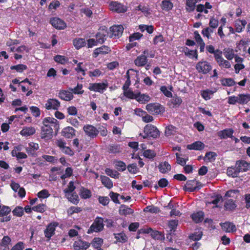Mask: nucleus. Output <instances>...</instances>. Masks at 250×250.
Returning a JSON list of instances; mask_svg holds the SVG:
<instances>
[{
	"mask_svg": "<svg viewBox=\"0 0 250 250\" xmlns=\"http://www.w3.org/2000/svg\"><path fill=\"white\" fill-rule=\"evenodd\" d=\"M196 69L199 73L207 74L212 69V66L207 61H200L196 65Z\"/></svg>",
	"mask_w": 250,
	"mask_h": 250,
	"instance_id": "6",
	"label": "nucleus"
},
{
	"mask_svg": "<svg viewBox=\"0 0 250 250\" xmlns=\"http://www.w3.org/2000/svg\"><path fill=\"white\" fill-rule=\"evenodd\" d=\"M224 207L226 210H232L236 207V205L233 199H228L226 201Z\"/></svg>",
	"mask_w": 250,
	"mask_h": 250,
	"instance_id": "33",
	"label": "nucleus"
},
{
	"mask_svg": "<svg viewBox=\"0 0 250 250\" xmlns=\"http://www.w3.org/2000/svg\"><path fill=\"white\" fill-rule=\"evenodd\" d=\"M202 0H186V10L188 12H192L196 9V11L199 13L208 14V9L212 8V5L208 2H206L205 4H196Z\"/></svg>",
	"mask_w": 250,
	"mask_h": 250,
	"instance_id": "1",
	"label": "nucleus"
},
{
	"mask_svg": "<svg viewBox=\"0 0 250 250\" xmlns=\"http://www.w3.org/2000/svg\"><path fill=\"white\" fill-rule=\"evenodd\" d=\"M35 131V129L33 127H25L21 130L20 134L23 136H29L33 135Z\"/></svg>",
	"mask_w": 250,
	"mask_h": 250,
	"instance_id": "31",
	"label": "nucleus"
},
{
	"mask_svg": "<svg viewBox=\"0 0 250 250\" xmlns=\"http://www.w3.org/2000/svg\"><path fill=\"white\" fill-rule=\"evenodd\" d=\"M110 51L111 50L109 47L103 45L94 50L93 53V57L94 58H97L99 55H104L109 53Z\"/></svg>",
	"mask_w": 250,
	"mask_h": 250,
	"instance_id": "19",
	"label": "nucleus"
},
{
	"mask_svg": "<svg viewBox=\"0 0 250 250\" xmlns=\"http://www.w3.org/2000/svg\"><path fill=\"white\" fill-rule=\"evenodd\" d=\"M176 132V128L172 125H168L165 130V134L167 136L174 135Z\"/></svg>",
	"mask_w": 250,
	"mask_h": 250,
	"instance_id": "44",
	"label": "nucleus"
},
{
	"mask_svg": "<svg viewBox=\"0 0 250 250\" xmlns=\"http://www.w3.org/2000/svg\"><path fill=\"white\" fill-rule=\"evenodd\" d=\"M103 219L101 217H97L94 222L88 229L87 233L89 234L93 232H100L104 229Z\"/></svg>",
	"mask_w": 250,
	"mask_h": 250,
	"instance_id": "3",
	"label": "nucleus"
},
{
	"mask_svg": "<svg viewBox=\"0 0 250 250\" xmlns=\"http://www.w3.org/2000/svg\"><path fill=\"white\" fill-rule=\"evenodd\" d=\"M227 173L228 176H231L233 178L237 177L239 175L238 171L236 168V166L235 167H228L227 170Z\"/></svg>",
	"mask_w": 250,
	"mask_h": 250,
	"instance_id": "40",
	"label": "nucleus"
},
{
	"mask_svg": "<svg viewBox=\"0 0 250 250\" xmlns=\"http://www.w3.org/2000/svg\"><path fill=\"white\" fill-rule=\"evenodd\" d=\"M107 86V83H90L88 89L91 91L103 93Z\"/></svg>",
	"mask_w": 250,
	"mask_h": 250,
	"instance_id": "10",
	"label": "nucleus"
},
{
	"mask_svg": "<svg viewBox=\"0 0 250 250\" xmlns=\"http://www.w3.org/2000/svg\"><path fill=\"white\" fill-rule=\"evenodd\" d=\"M115 238L117 241L125 243L127 241V237L124 233H119L116 236H115Z\"/></svg>",
	"mask_w": 250,
	"mask_h": 250,
	"instance_id": "58",
	"label": "nucleus"
},
{
	"mask_svg": "<svg viewBox=\"0 0 250 250\" xmlns=\"http://www.w3.org/2000/svg\"><path fill=\"white\" fill-rule=\"evenodd\" d=\"M221 84L223 86H231L234 85L236 82L232 78H223L221 81Z\"/></svg>",
	"mask_w": 250,
	"mask_h": 250,
	"instance_id": "39",
	"label": "nucleus"
},
{
	"mask_svg": "<svg viewBox=\"0 0 250 250\" xmlns=\"http://www.w3.org/2000/svg\"><path fill=\"white\" fill-rule=\"evenodd\" d=\"M79 194L80 197L84 199L90 198L92 196L91 191L84 187H81Z\"/></svg>",
	"mask_w": 250,
	"mask_h": 250,
	"instance_id": "28",
	"label": "nucleus"
},
{
	"mask_svg": "<svg viewBox=\"0 0 250 250\" xmlns=\"http://www.w3.org/2000/svg\"><path fill=\"white\" fill-rule=\"evenodd\" d=\"M45 205L43 204H40L36 206H34L32 208L33 210L42 213L45 210Z\"/></svg>",
	"mask_w": 250,
	"mask_h": 250,
	"instance_id": "54",
	"label": "nucleus"
},
{
	"mask_svg": "<svg viewBox=\"0 0 250 250\" xmlns=\"http://www.w3.org/2000/svg\"><path fill=\"white\" fill-rule=\"evenodd\" d=\"M42 123L43 125L49 127L56 132H58L60 128L59 121L52 117L45 118L42 121Z\"/></svg>",
	"mask_w": 250,
	"mask_h": 250,
	"instance_id": "5",
	"label": "nucleus"
},
{
	"mask_svg": "<svg viewBox=\"0 0 250 250\" xmlns=\"http://www.w3.org/2000/svg\"><path fill=\"white\" fill-rule=\"evenodd\" d=\"M142 36L143 34L140 33H134L129 36V41L130 42H133L135 40H139Z\"/></svg>",
	"mask_w": 250,
	"mask_h": 250,
	"instance_id": "63",
	"label": "nucleus"
},
{
	"mask_svg": "<svg viewBox=\"0 0 250 250\" xmlns=\"http://www.w3.org/2000/svg\"><path fill=\"white\" fill-rule=\"evenodd\" d=\"M62 135L66 139H71L76 135V130L71 126H67L63 128Z\"/></svg>",
	"mask_w": 250,
	"mask_h": 250,
	"instance_id": "14",
	"label": "nucleus"
},
{
	"mask_svg": "<svg viewBox=\"0 0 250 250\" xmlns=\"http://www.w3.org/2000/svg\"><path fill=\"white\" fill-rule=\"evenodd\" d=\"M105 172L108 176L114 178H118L120 175V173L118 171L113 170L112 169L108 168H106L105 169Z\"/></svg>",
	"mask_w": 250,
	"mask_h": 250,
	"instance_id": "45",
	"label": "nucleus"
},
{
	"mask_svg": "<svg viewBox=\"0 0 250 250\" xmlns=\"http://www.w3.org/2000/svg\"><path fill=\"white\" fill-rule=\"evenodd\" d=\"M121 151V149L119 146L117 145H112L109 146V152L112 153H119Z\"/></svg>",
	"mask_w": 250,
	"mask_h": 250,
	"instance_id": "59",
	"label": "nucleus"
},
{
	"mask_svg": "<svg viewBox=\"0 0 250 250\" xmlns=\"http://www.w3.org/2000/svg\"><path fill=\"white\" fill-rule=\"evenodd\" d=\"M223 230L227 232H233L236 230V227L230 222H226L221 224Z\"/></svg>",
	"mask_w": 250,
	"mask_h": 250,
	"instance_id": "26",
	"label": "nucleus"
},
{
	"mask_svg": "<svg viewBox=\"0 0 250 250\" xmlns=\"http://www.w3.org/2000/svg\"><path fill=\"white\" fill-rule=\"evenodd\" d=\"M124 27L121 25H113L110 27L111 32V37L116 38L120 37L123 32Z\"/></svg>",
	"mask_w": 250,
	"mask_h": 250,
	"instance_id": "16",
	"label": "nucleus"
},
{
	"mask_svg": "<svg viewBox=\"0 0 250 250\" xmlns=\"http://www.w3.org/2000/svg\"><path fill=\"white\" fill-rule=\"evenodd\" d=\"M60 106V102L55 99H49L45 104V107L47 109H58Z\"/></svg>",
	"mask_w": 250,
	"mask_h": 250,
	"instance_id": "20",
	"label": "nucleus"
},
{
	"mask_svg": "<svg viewBox=\"0 0 250 250\" xmlns=\"http://www.w3.org/2000/svg\"><path fill=\"white\" fill-rule=\"evenodd\" d=\"M56 226L57 225L52 223L47 226L46 229L44 230V234L46 237L49 239L51 236L54 235Z\"/></svg>",
	"mask_w": 250,
	"mask_h": 250,
	"instance_id": "22",
	"label": "nucleus"
},
{
	"mask_svg": "<svg viewBox=\"0 0 250 250\" xmlns=\"http://www.w3.org/2000/svg\"><path fill=\"white\" fill-rule=\"evenodd\" d=\"M178 220H170L168 222V227L170 228V231L172 232V231L174 232L175 230V229L177 228L178 225Z\"/></svg>",
	"mask_w": 250,
	"mask_h": 250,
	"instance_id": "60",
	"label": "nucleus"
},
{
	"mask_svg": "<svg viewBox=\"0 0 250 250\" xmlns=\"http://www.w3.org/2000/svg\"><path fill=\"white\" fill-rule=\"evenodd\" d=\"M173 7V4L171 1H169L166 0H163L161 4V8L165 11H168Z\"/></svg>",
	"mask_w": 250,
	"mask_h": 250,
	"instance_id": "38",
	"label": "nucleus"
},
{
	"mask_svg": "<svg viewBox=\"0 0 250 250\" xmlns=\"http://www.w3.org/2000/svg\"><path fill=\"white\" fill-rule=\"evenodd\" d=\"M203 233L201 231H198L194 232V233L191 234L189 238L190 239L192 240L193 241H196L199 240L202 236Z\"/></svg>",
	"mask_w": 250,
	"mask_h": 250,
	"instance_id": "53",
	"label": "nucleus"
},
{
	"mask_svg": "<svg viewBox=\"0 0 250 250\" xmlns=\"http://www.w3.org/2000/svg\"><path fill=\"white\" fill-rule=\"evenodd\" d=\"M73 44L77 49H79L84 46L86 45V42L84 39L78 38L73 40Z\"/></svg>",
	"mask_w": 250,
	"mask_h": 250,
	"instance_id": "35",
	"label": "nucleus"
},
{
	"mask_svg": "<svg viewBox=\"0 0 250 250\" xmlns=\"http://www.w3.org/2000/svg\"><path fill=\"white\" fill-rule=\"evenodd\" d=\"M10 68L11 70H16L17 72H22L23 70H26L27 67V66L24 64H20L17 65L12 66Z\"/></svg>",
	"mask_w": 250,
	"mask_h": 250,
	"instance_id": "52",
	"label": "nucleus"
},
{
	"mask_svg": "<svg viewBox=\"0 0 250 250\" xmlns=\"http://www.w3.org/2000/svg\"><path fill=\"white\" fill-rule=\"evenodd\" d=\"M12 213L14 216L21 217L24 213L23 208L20 206L16 207L12 211Z\"/></svg>",
	"mask_w": 250,
	"mask_h": 250,
	"instance_id": "48",
	"label": "nucleus"
},
{
	"mask_svg": "<svg viewBox=\"0 0 250 250\" xmlns=\"http://www.w3.org/2000/svg\"><path fill=\"white\" fill-rule=\"evenodd\" d=\"M83 129L85 133L91 138L96 137L99 133L97 128L92 125H85L83 126Z\"/></svg>",
	"mask_w": 250,
	"mask_h": 250,
	"instance_id": "12",
	"label": "nucleus"
},
{
	"mask_svg": "<svg viewBox=\"0 0 250 250\" xmlns=\"http://www.w3.org/2000/svg\"><path fill=\"white\" fill-rule=\"evenodd\" d=\"M109 9L117 13H124L126 11V8L123 4L117 1H112L109 4Z\"/></svg>",
	"mask_w": 250,
	"mask_h": 250,
	"instance_id": "11",
	"label": "nucleus"
},
{
	"mask_svg": "<svg viewBox=\"0 0 250 250\" xmlns=\"http://www.w3.org/2000/svg\"><path fill=\"white\" fill-rule=\"evenodd\" d=\"M199 184H200V183L195 180H189L187 182L184 189L186 191L193 192L200 188H199Z\"/></svg>",
	"mask_w": 250,
	"mask_h": 250,
	"instance_id": "9",
	"label": "nucleus"
},
{
	"mask_svg": "<svg viewBox=\"0 0 250 250\" xmlns=\"http://www.w3.org/2000/svg\"><path fill=\"white\" fill-rule=\"evenodd\" d=\"M115 167L118 170L122 171L125 170L126 169L125 163L121 161L115 162Z\"/></svg>",
	"mask_w": 250,
	"mask_h": 250,
	"instance_id": "56",
	"label": "nucleus"
},
{
	"mask_svg": "<svg viewBox=\"0 0 250 250\" xmlns=\"http://www.w3.org/2000/svg\"><path fill=\"white\" fill-rule=\"evenodd\" d=\"M219 54H216L215 56V60L217 64L221 68H229L231 67L230 63L227 60H225L222 57V51H217Z\"/></svg>",
	"mask_w": 250,
	"mask_h": 250,
	"instance_id": "7",
	"label": "nucleus"
},
{
	"mask_svg": "<svg viewBox=\"0 0 250 250\" xmlns=\"http://www.w3.org/2000/svg\"><path fill=\"white\" fill-rule=\"evenodd\" d=\"M233 132L234 131L232 128H227L218 132L217 135L221 139H226L228 138L232 139Z\"/></svg>",
	"mask_w": 250,
	"mask_h": 250,
	"instance_id": "17",
	"label": "nucleus"
},
{
	"mask_svg": "<svg viewBox=\"0 0 250 250\" xmlns=\"http://www.w3.org/2000/svg\"><path fill=\"white\" fill-rule=\"evenodd\" d=\"M181 98L178 96H174L171 99V103L173 105V107H178L182 103Z\"/></svg>",
	"mask_w": 250,
	"mask_h": 250,
	"instance_id": "51",
	"label": "nucleus"
},
{
	"mask_svg": "<svg viewBox=\"0 0 250 250\" xmlns=\"http://www.w3.org/2000/svg\"><path fill=\"white\" fill-rule=\"evenodd\" d=\"M250 165L244 160H239L236 162V168L238 173L240 172H244L249 170Z\"/></svg>",
	"mask_w": 250,
	"mask_h": 250,
	"instance_id": "18",
	"label": "nucleus"
},
{
	"mask_svg": "<svg viewBox=\"0 0 250 250\" xmlns=\"http://www.w3.org/2000/svg\"><path fill=\"white\" fill-rule=\"evenodd\" d=\"M143 154L145 157L149 159H152L156 156V153L154 151L150 149L144 151Z\"/></svg>",
	"mask_w": 250,
	"mask_h": 250,
	"instance_id": "57",
	"label": "nucleus"
},
{
	"mask_svg": "<svg viewBox=\"0 0 250 250\" xmlns=\"http://www.w3.org/2000/svg\"><path fill=\"white\" fill-rule=\"evenodd\" d=\"M146 109L150 114H160L165 111V108L158 103H150L146 106Z\"/></svg>",
	"mask_w": 250,
	"mask_h": 250,
	"instance_id": "4",
	"label": "nucleus"
},
{
	"mask_svg": "<svg viewBox=\"0 0 250 250\" xmlns=\"http://www.w3.org/2000/svg\"><path fill=\"white\" fill-rule=\"evenodd\" d=\"M144 134L140 133V136H142L144 139L146 138H157L160 136V131L158 129L151 124L146 125L144 128Z\"/></svg>",
	"mask_w": 250,
	"mask_h": 250,
	"instance_id": "2",
	"label": "nucleus"
},
{
	"mask_svg": "<svg viewBox=\"0 0 250 250\" xmlns=\"http://www.w3.org/2000/svg\"><path fill=\"white\" fill-rule=\"evenodd\" d=\"M11 238L8 236H4L0 243V246L3 247V250H9L8 245L11 242Z\"/></svg>",
	"mask_w": 250,
	"mask_h": 250,
	"instance_id": "37",
	"label": "nucleus"
},
{
	"mask_svg": "<svg viewBox=\"0 0 250 250\" xmlns=\"http://www.w3.org/2000/svg\"><path fill=\"white\" fill-rule=\"evenodd\" d=\"M135 99L137 100L139 103H144L148 102L150 100V97L147 95L141 94L140 93H139L137 94L136 97H135Z\"/></svg>",
	"mask_w": 250,
	"mask_h": 250,
	"instance_id": "36",
	"label": "nucleus"
},
{
	"mask_svg": "<svg viewBox=\"0 0 250 250\" xmlns=\"http://www.w3.org/2000/svg\"><path fill=\"white\" fill-rule=\"evenodd\" d=\"M65 196L69 201L75 205H77L79 202V196L75 192L65 194Z\"/></svg>",
	"mask_w": 250,
	"mask_h": 250,
	"instance_id": "29",
	"label": "nucleus"
},
{
	"mask_svg": "<svg viewBox=\"0 0 250 250\" xmlns=\"http://www.w3.org/2000/svg\"><path fill=\"white\" fill-rule=\"evenodd\" d=\"M82 211V209L78 207H71L67 210V213L68 215H72L74 213H78Z\"/></svg>",
	"mask_w": 250,
	"mask_h": 250,
	"instance_id": "47",
	"label": "nucleus"
},
{
	"mask_svg": "<svg viewBox=\"0 0 250 250\" xmlns=\"http://www.w3.org/2000/svg\"><path fill=\"white\" fill-rule=\"evenodd\" d=\"M119 213L121 215L126 216L127 215L132 214L134 213V210L126 205H122L120 207Z\"/></svg>",
	"mask_w": 250,
	"mask_h": 250,
	"instance_id": "23",
	"label": "nucleus"
},
{
	"mask_svg": "<svg viewBox=\"0 0 250 250\" xmlns=\"http://www.w3.org/2000/svg\"><path fill=\"white\" fill-rule=\"evenodd\" d=\"M103 243V240L102 238L96 237L93 239L91 244L94 248L100 249L102 246Z\"/></svg>",
	"mask_w": 250,
	"mask_h": 250,
	"instance_id": "42",
	"label": "nucleus"
},
{
	"mask_svg": "<svg viewBox=\"0 0 250 250\" xmlns=\"http://www.w3.org/2000/svg\"><path fill=\"white\" fill-rule=\"evenodd\" d=\"M100 179L102 183L104 185L106 188L108 189H110L113 187V183L112 181L109 179V177L101 175L100 176Z\"/></svg>",
	"mask_w": 250,
	"mask_h": 250,
	"instance_id": "30",
	"label": "nucleus"
},
{
	"mask_svg": "<svg viewBox=\"0 0 250 250\" xmlns=\"http://www.w3.org/2000/svg\"><path fill=\"white\" fill-rule=\"evenodd\" d=\"M11 211V209L9 207L3 206L1 207L0 206V216H3L7 215Z\"/></svg>",
	"mask_w": 250,
	"mask_h": 250,
	"instance_id": "55",
	"label": "nucleus"
},
{
	"mask_svg": "<svg viewBox=\"0 0 250 250\" xmlns=\"http://www.w3.org/2000/svg\"><path fill=\"white\" fill-rule=\"evenodd\" d=\"M217 156V154L214 152L209 151L206 153L205 156L204 158V161H208V162H213Z\"/></svg>",
	"mask_w": 250,
	"mask_h": 250,
	"instance_id": "41",
	"label": "nucleus"
},
{
	"mask_svg": "<svg viewBox=\"0 0 250 250\" xmlns=\"http://www.w3.org/2000/svg\"><path fill=\"white\" fill-rule=\"evenodd\" d=\"M106 34L102 32H98L96 35V38L97 42L99 43H103L106 40Z\"/></svg>",
	"mask_w": 250,
	"mask_h": 250,
	"instance_id": "49",
	"label": "nucleus"
},
{
	"mask_svg": "<svg viewBox=\"0 0 250 250\" xmlns=\"http://www.w3.org/2000/svg\"><path fill=\"white\" fill-rule=\"evenodd\" d=\"M225 57L229 60H231L235 56L233 50L228 49L224 52Z\"/></svg>",
	"mask_w": 250,
	"mask_h": 250,
	"instance_id": "62",
	"label": "nucleus"
},
{
	"mask_svg": "<svg viewBox=\"0 0 250 250\" xmlns=\"http://www.w3.org/2000/svg\"><path fill=\"white\" fill-rule=\"evenodd\" d=\"M75 188L76 187L74 186V182L73 181H70L68 184L67 188L64 189L63 190V191L65 193V194H67L69 193H73Z\"/></svg>",
	"mask_w": 250,
	"mask_h": 250,
	"instance_id": "50",
	"label": "nucleus"
},
{
	"mask_svg": "<svg viewBox=\"0 0 250 250\" xmlns=\"http://www.w3.org/2000/svg\"><path fill=\"white\" fill-rule=\"evenodd\" d=\"M83 84L78 83L77 85L74 88H70L69 90L73 93L75 94H82L83 93L84 91L82 90Z\"/></svg>",
	"mask_w": 250,
	"mask_h": 250,
	"instance_id": "46",
	"label": "nucleus"
},
{
	"mask_svg": "<svg viewBox=\"0 0 250 250\" xmlns=\"http://www.w3.org/2000/svg\"><path fill=\"white\" fill-rule=\"evenodd\" d=\"M50 23L55 28L58 29H63L66 26V23L61 19L53 18L50 19Z\"/></svg>",
	"mask_w": 250,
	"mask_h": 250,
	"instance_id": "13",
	"label": "nucleus"
},
{
	"mask_svg": "<svg viewBox=\"0 0 250 250\" xmlns=\"http://www.w3.org/2000/svg\"><path fill=\"white\" fill-rule=\"evenodd\" d=\"M147 62V59L146 55H140L134 60V63L138 66H144Z\"/></svg>",
	"mask_w": 250,
	"mask_h": 250,
	"instance_id": "25",
	"label": "nucleus"
},
{
	"mask_svg": "<svg viewBox=\"0 0 250 250\" xmlns=\"http://www.w3.org/2000/svg\"><path fill=\"white\" fill-rule=\"evenodd\" d=\"M205 147V145L204 143L200 141H196L190 145L187 146V148L190 150H201Z\"/></svg>",
	"mask_w": 250,
	"mask_h": 250,
	"instance_id": "24",
	"label": "nucleus"
},
{
	"mask_svg": "<svg viewBox=\"0 0 250 250\" xmlns=\"http://www.w3.org/2000/svg\"><path fill=\"white\" fill-rule=\"evenodd\" d=\"M90 244L79 238L74 242L73 248L75 250H86L90 247Z\"/></svg>",
	"mask_w": 250,
	"mask_h": 250,
	"instance_id": "8",
	"label": "nucleus"
},
{
	"mask_svg": "<svg viewBox=\"0 0 250 250\" xmlns=\"http://www.w3.org/2000/svg\"><path fill=\"white\" fill-rule=\"evenodd\" d=\"M159 171L162 173L168 172L171 169V166L168 162L165 161L159 164L158 166Z\"/></svg>",
	"mask_w": 250,
	"mask_h": 250,
	"instance_id": "27",
	"label": "nucleus"
},
{
	"mask_svg": "<svg viewBox=\"0 0 250 250\" xmlns=\"http://www.w3.org/2000/svg\"><path fill=\"white\" fill-rule=\"evenodd\" d=\"M53 131L51 128L43 125L41 130V138L46 140L51 139L53 136Z\"/></svg>",
	"mask_w": 250,
	"mask_h": 250,
	"instance_id": "15",
	"label": "nucleus"
},
{
	"mask_svg": "<svg viewBox=\"0 0 250 250\" xmlns=\"http://www.w3.org/2000/svg\"><path fill=\"white\" fill-rule=\"evenodd\" d=\"M120 196V194L117 193H115L113 191H111L109 193V196L111 198V200L116 204H120V202L118 200V197Z\"/></svg>",
	"mask_w": 250,
	"mask_h": 250,
	"instance_id": "64",
	"label": "nucleus"
},
{
	"mask_svg": "<svg viewBox=\"0 0 250 250\" xmlns=\"http://www.w3.org/2000/svg\"><path fill=\"white\" fill-rule=\"evenodd\" d=\"M239 104H246L250 101V94H242L238 95Z\"/></svg>",
	"mask_w": 250,
	"mask_h": 250,
	"instance_id": "32",
	"label": "nucleus"
},
{
	"mask_svg": "<svg viewBox=\"0 0 250 250\" xmlns=\"http://www.w3.org/2000/svg\"><path fill=\"white\" fill-rule=\"evenodd\" d=\"M213 32V30L210 27H207L203 29L202 34L204 37H207L208 39H209L210 37V33Z\"/></svg>",
	"mask_w": 250,
	"mask_h": 250,
	"instance_id": "61",
	"label": "nucleus"
},
{
	"mask_svg": "<svg viewBox=\"0 0 250 250\" xmlns=\"http://www.w3.org/2000/svg\"><path fill=\"white\" fill-rule=\"evenodd\" d=\"M204 213L203 211H199L191 215L192 220L196 223L201 222L203 220Z\"/></svg>",
	"mask_w": 250,
	"mask_h": 250,
	"instance_id": "34",
	"label": "nucleus"
},
{
	"mask_svg": "<svg viewBox=\"0 0 250 250\" xmlns=\"http://www.w3.org/2000/svg\"><path fill=\"white\" fill-rule=\"evenodd\" d=\"M54 61L62 64H64L68 62V59L64 56L57 55L54 58Z\"/></svg>",
	"mask_w": 250,
	"mask_h": 250,
	"instance_id": "43",
	"label": "nucleus"
},
{
	"mask_svg": "<svg viewBox=\"0 0 250 250\" xmlns=\"http://www.w3.org/2000/svg\"><path fill=\"white\" fill-rule=\"evenodd\" d=\"M58 96L61 99L66 101L71 100L74 97L71 91L67 90H61L59 93Z\"/></svg>",
	"mask_w": 250,
	"mask_h": 250,
	"instance_id": "21",
	"label": "nucleus"
}]
</instances>
